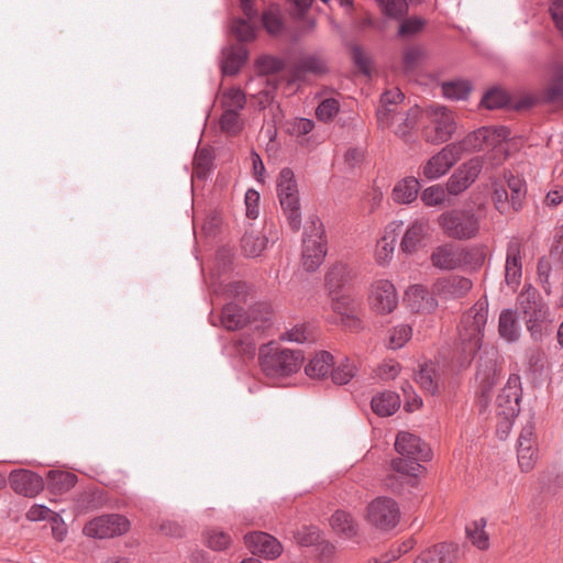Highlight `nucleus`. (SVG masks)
Wrapping results in <instances>:
<instances>
[{
  "mask_svg": "<svg viewBox=\"0 0 563 563\" xmlns=\"http://www.w3.org/2000/svg\"><path fill=\"white\" fill-rule=\"evenodd\" d=\"M395 450L399 457L391 460V467L397 473L389 475L385 479V485L395 493H399L406 477V484L415 486L418 482V473L423 468L421 462H427L432 457V451L426 442L419 437L406 432H398L395 441Z\"/></svg>",
  "mask_w": 563,
  "mask_h": 563,
  "instance_id": "f257e3e1",
  "label": "nucleus"
},
{
  "mask_svg": "<svg viewBox=\"0 0 563 563\" xmlns=\"http://www.w3.org/2000/svg\"><path fill=\"white\" fill-rule=\"evenodd\" d=\"M487 306V302L479 300L462 316L459 327L461 354L454 361L459 369L468 367L482 346L488 314Z\"/></svg>",
  "mask_w": 563,
  "mask_h": 563,
  "instance_id": "f03ea898",
  "label": "nucleus"
},
{
  "mask_svg": "<svg viewBox=\"0 0 563 563\" xmlns=\"http://www.w3.org/2000/svg\"><path fill=\"white\" fill-rule=\"evenodd\" d=\"M305 356L300 350L279 346L275 342L263 344L258 351L261 369L267 377H285L296 373Z\"/></svg>",
  "mask_w": 563,
  "mask_h": 563,
  "instance_id": "7ed1b4c3",
  "label": "nucleus"
},
{
  "mask_svg": "<svg viewBox=\"0 0 563 563\" xmlns=\"http://www.w3.org/2000/svg\"><path fill=\"white\" fill-rule=\"evenodd\" d=\"M277 197L290 229L298 232L301 228V208L299 190L294 172L285 167L277 178Z\"/></svg>",
  "mask_w": 563,
  "mask_h": 563,
  "instance_id": "20e7f679",
  "label": "nucleus"
},
{
  "mask_svg": "<svg viewBox=\"0 0 563 563\" xmlns=\"http://www.w3.org/2000/svg\"><path fill=\"white\" fill-rule=\"evenodd\" d=\"M327 255V241L322 222L316 218L305 229L302 238L301 262L307 272L317 271Z\"/></svg>",
  "mask_w": 563,
  "mask_h": 563,
  "instance_id": "39448f33",
  "label": "nucleus"
},
{
  "mask_svg": "<svg viewBox=\"0 0 563 563\" xmlns=\"http://www.w3.org/2000/svg\"><path fill=\"white\" fill-rule=\"evenodd\" d=\"M438 223L444 234L455 240H470L479 230V221L472 210L453 209L439 216Z\"/></svg>",
  "mask_w": 563,
  "mask_h": 563,
  "instance_id": "423d86ee",
  "label": "nucleus"
},
{
  "mask_svg": "<svg viewBox=\"0 0 563 563\" xmlns=\"http://www.w3.org/2000/svg\"><path fill=\"white\" fill-rule=\"evenodd\" d=\"M521 398V378L518 374H510L506 385L496 398V413L504 418L505 421L501 424L506 429L511 426L514 419L519 415Z\"/></svg>",
  "mask_w": 563,
  "mask_h": 563,
  "instance_id": "0eeeda50",
  "label": "nucleus"
},
{
  "mask_svg": "<svg viewBox=\"0 0 563 563\" xmlns=\"http://www.w3.org/2000/svg\"><path fill=\"white\" fill-rule=\"evenodd\" d=\"M400 515V508L396 500L390 497L380 496L368 504L366 519L376 529L390 531L399 523Z\"/></svg>",
  "mask_w": 563,
  "mask_h": 563,
  "instance_id": "6e6552de",
  "label": "nucleus"
},
{
  "mask_svg": "<svg viewBox=\"0 0 563 563\" xmlns=\"http://www.w3.org/2000/svg\"><path fill=\"white\" fill-rule=\"evenodd\" d=\"M130 528L126 517L119 514L102 515L86 523L84 533L95 539L114 538L124 534Z\"/></svg>",
  "mask_w": 563,
  "mask_h": 563,
  "instance_id": "1a4fd4ad",
  "label": "nucleus"
},
{
  "mask_svg": "<svg viewBox=\"0 0 563 563\" xmlns=\"http://www.w3.org/2000/svg\"><path fill=\"white\" fill-rule=\"evenodd\" d=\"M508 135L509 130L505 126L495 129L490 126H482L476 131L468 133L460 142L452 144L457 147L456 152L461 157L464 152L482 151L485 146L494 145L496 142L506 139Z\"/></svg>",
  "mask_w": 563,
  "mask_h": 563,
  "instance_id": "9d476101",
  "label": "nucleus"
},
{
  "mask_svg": "<svg viewBox=\"0 0 563 563\" xmlns=\"http://www.w3.org/2000/svg\"><path fill=\"white\" fill-rule=\"evenodd\" d=\"M455 130L456 123L452 111L438 106L432 110L431 125L424 129L423 135L428 143L440 144L450 140Z\"/></svg>",
  "mask_w": 563,
  "mask_h": 563,
  "instance_id": "9b49d317",
  "label": "nucleus"
},
{
  "mask_svg": "<svg viewBox=\"0 0 563 563\" xmlns=\"http://www.w3.org/2000/svg\"><path fill=\"white\" fill-rule=\"evenodd\" d=\"M483 169V157L476 156L463 163L450 176L446 190L450 195H459L466 190L478 177Z\"/></svg>",
  "mask_w": 563,
  "mask_h": 563,
  "instance_id": "f8f14e48",
  "label": "nucleus"
},
{
  "mask_svg": "<svg viewBox=\"0 0 563 563\" xmlns=\"http://www.w3.org/2000/svg\"><path fill=\"white\" fill-rule=\"evenodd\" d=\"M456 148L455 145L450 143L431 156L422 166L423 177L428 180H435L445 175L461 159Z\"/></svg>",
  "mask_w": 563,
  "mask_h": 563,
  "instance_id": "ddd939ff",
  "label": "nucleus"
},
{
  "mask_svg": "<svg viewBox=\"0 0 563 563\" xmlns=\"http://www.w3.org/2000/svg\"><path fill=\"white\" fill-rule=\"evenodd\" d=\"M369 305L377 313L387 314L393 312L398 305V296L394 284L386 279L375 282L372 285Z\"/></svg>",
  "mask_w": 563,
  "mask_h": 563,
  "instance_id": "4468645a",
  "label": "nucleus"
},
{
  "mask_svg": "<svg viewBox=\"0 0 563 563\" xmlns=\"http://www.w3.org/2000/svg\"><path fill=\"white\" fill-rule=\"evenodd\" d=\"M533 423H528L521 429L517 441L518 464L522 472H529L533 468L537 461L536 437Z\"/></svg>",
  "mask_w": 563,
  "mask_h": 563,
  "instance_id": "2eb2a0df",
  "label": "nucleus"
},
{
  "mask_svg": "<svg viewBox=\"0 0 563 563\" xmlns=\"http://www.w3.org/2000/svg\"><path fill=\"white\" fill-rule=\"evenodd\" d=\"M244 542L247 549L255 555H261L273 560L283 552L280 542L273 536L255 531L244 536Z\"/></svg>",
  "mask_w": 563,
  "mask_h": 563,
  "instance_id": "dca6fc26",
  "label": "nucleus"
},
{
  "mask_svg": "<svg viewBox=\"0 0 563 563\" xmlns=\"http://www.w3.org/2000/svg\"><path fill=\"white\" fill-rule=\"evenodd\" d=\"M522 277V257L521 242L512 238L507 244L505 263V282L508 287L516 290L521 283Z\"/></svg>",
  "mask_w": 563,
  "mask_h": 563,
  "instance_id": "f3484780",
  "label": "nucleus"
},
{
  "mask_svg": "<svg viewBox=\"0 0 563 563\" xmlns=\"http://www.w3.org/2000/svg\"><path fill=\"white\" fill-rule=\"evenodd\" d=\"M8 479L11 488L25 497H34L44 488L43 478L30 470H14Z\"/></svg>",
  "mask_w": 563,
  "mask_h": 563,
  "instance_id": "a211bd4d",
  "label": "nucleus"
},
{
  "mask_svg": "<svg viewBox=\"0 0 563 563\" xmlns=\"http://www.w3.org/2000/svg\"><path fill=\"white\" fill-rule=\"evenodd\" d=\"M473 283L470 278L451 275L439 278L433 284V292L445 300L460 299L472 289Z\"/></svg>",
  "mask_w": 563,
  "mask_h": 563,
  "instance_id": "6ab92c4d",
  "label": "nucleus"
},
{
  "mask_svg": "<svg viewBox=\"0 0 563 563\" xmlns=\"http://www.w3.org/2000/svg\"><path fill=\"white\" fill-rule=\"evenodd\" d=\"M405 96L399 88L386 90L380 96V107L376 111L377 123L382 129L389 128L397 117L399 104L404 101Z\"/></svg>",
  "mask_w": 563,
  "mask_h": 563,
  "instance_id": "aec40b11",
  "label": "nucleus"
},
{
  "mask_svg": "<svg viewBox=\"0 0 563 563\" xmlns=\"http://www.w3.org/2000/svg\"><path fill=\"white\" fill-rule=\"evenodd\" d=\"M405 301L417 313H431L438 307L434 295L421 285L410 286L406 291Z\"/></svg>",
  "mask_w": 563,
  "mask_h": 563,
  "instance_id": "412c9836",
  "label": "nucleus"
},
{
  "mask_svg": "<svg viewBox=\"0 0 563 563\" xmlns=\"http://www.w3.org/2000/svg\"><path fill=\"white\" fill-rule=\"evenodd\" d=\"M429 232V222L417 219L411 222L400 242V250L406 254H413L423 245V240Z\"/></svg>",
  "mask_w": 563,
  "mask_h": 563,
  "instance_id": "4be33fe9",
  "label": "nucleus"
},
{
  "mask_svg": "<svg viewBox=\"0 0 563 563\" xmlns=\"http://www.w3.org/2000/svg\"><path fill=\"white\" fill-rule=\"evenodd\" d=\"M291 77L294 80H303L308 74L322 76L329 71L327 62L316 54L300 57L291 66Z\"/></svg>",
  "mask_w": 563,
  "mask_h": 563,
  "instance_id": "5701e85b",
  "label": "nucleus"
},
{
  "mask_svg": "<svg viewBox=\"0 0 563 563\" xmlns=\"http://www.w3.org/2000/svg\"><path fill=\"white\" fill-rule=\"evenodd\" d=\"M355 278L353 268L344 263H335L325 274V288L330 296L339 294Z\"/></svg>",
  "mask_w": 563,
  "mask_h": 563,
  "instance_id": "b1692460",
  "label": "nucleus"
},
{
  "mask_svg": "<svg viewBox=\"0 0 563 563\" xmlns=\"http://www.w3.org/2000/svg\"><path fill=\"white\" fill-rule=\"evenodd\" d=\"M460 245L446 243L433 250L430 260L434 267L443 271L461 268Z\"/></svg>",
  "mask_w": 563,
  "mask_h": 563,
  "instance_id": "393cba45",
  "label": "nucleus"
},
{
  "mask_svg": "<svg viewBox=\"0 0 563 563\" xmlns=\"http://www.w3.org/2000/svg\"><path fill=\"white\" fill-rule=\"evenodd\" d=\"M457 547L453 543H439L423 551L413 563H453L456 559Z\"/></svg>",
  "mask_w": 563,
  "mask_h": 563,
  "instance_id": "a878e982",
  "label": "nucleus"
},
{
  "mask_svg": "<svg viewBox=\"0 0 563 563\" xmlns=\"http://www.w3.org/2000/svg\"><path fill=\"white\" fill-rule=\"evenodd\" d=\"M358 306V301L350 295L334 294L333 296H331L332 310L339 316H341L343 322L349 321V324L358 323V320L356 318Z\"/></svg>",
  "mask_w": 563,
  "mask_h": 563,
  "instance_id": "bb28decb",
  "label": "nucleus"
},
{
  "mask_svg": "<svg viewBox=\"0 0 563 563\" xmlns=\"http://www.w3.org/2000/svg\"><path fill=\"white\" fill-rule=\"evenodd\" d=\"M333 364L334 357L330 352L319 351L309 360L305 372L310 378L322 379L328 377Z\"/></svg>",
  "mask_w": 563,
  "mask_h": 563,
  "instance_id": "cd10ccee",
  "label": "nucleus"
},
{
  "mask_svg": "<svg viewBox=\"0 0 563 563\" xmlns=\"http://www.w3.org/2000/svg\"><path fill=\"white\" fill-rule=\"evenodd\" d=\"M371 407L380 417H389L400 407V397L397 393L386 390L372 398Z\"/></svg>",
  "mask_w": 563,
  "mask_h": 563,
  "instance_id": "c85d7f7f",
  "label": "nucleus"
},
{
  "mask_svg": "<svg viewBox=\"0 0 563 563\" xmlns=\"http://www.w3.org/2000/svg\"><path fill=\"white\" fill-rule=\"evenodd\" d=\"M333 531L344 539H352L358 533V525L351 514L336 510L330 518Z\"/></svg>",
  "mask_w": 563,
  "mask_h": 563,
  "instance_id": "c756f323",
  "label": "nucleus"
},
{
  "mask_svg": "<svg viewBox=\"0 0 563 563\" xmlns=\"http://www.w3.org/2000/svg\"><path fill=\"white\" fill-rule=\"evenodd\" d=\"M499 335L508 341L516 342L520 336V325L517 319V311L512 309H504L498 320Z\"/></svg>",
  "mask_w": 563,
  "mask_h": 563,
  "instance_id": "7c9ffc66",
  "label": "nucleus"
},
{
  "mask_svg": "<svg viewBox=\"0 0 563 563\" xmlns=\"http://www.w3.org/2000/svg\"><path fill=\"white\" fill-rule=\"evenodd\" d=\"M518 309L525 316L537 309H548L539 291L531 285L525 286L517 297Z\"/></svg>",
  "mask_w": 563,
  "mask_h": 563,
  "instance_id": "2f4dec72",
  "label": "nucleus"
},
{
  "mask_svg": "<svg viewBox=\"0 0 563 563\" xmlns=\"http://www.w3.org/2000/svg\"><path fill=\"white\" fill-rule=\"evenodd\" d=\"M420 183L416 177H406L398 181L393 189V199L397 203H410L417 199Z\"/></svg>",
  "mask_w": 563,
  "mask_h": 563,
  "instance_id": "473e14b6",
  "label": "nucleus"
},
{
  "mask_svg": "<svg viewBox=\"0 0 563 563\" xmlns=\"http://www.w3.org/2000/svg\"><path fill=\"white\" fill-rule=\"evenodd\" d=\"M247 56L249 53L244 46L238 45L231 47L222 62V73L227 76L236 75L246 62Z\"/></svg>",
  "mask_w": 563,
  "mask_h": 563,
  "instance_id": "72a5a7b5",
  "label": "nucleus"
},
{
  "mask_svg": "<svg viewBox=\"0 0 563 563\" xmlns=\"http://www.w3.org/2000/svg\"><path fill=\"white\" fill-rule=\"evenodd\" d=\"M77 483L74 473L65 471H49L47 473V487L54 494H63L71 489Z\"/></svg>",
  "mask_w": 563,
  "mask_h": 563,
  "instance_id": "f704fd0d",
  "label": "nucleus"
},
{
  "mask_svg": "<svg viewBox=\"0 0 563 563\" xmlns=\"http://www.w3.org/2000/svg\"><path fill=\"white\" fill-rule=\"evenodd\" d=\"M486 523L487 522L485 518H479L477 520L471 521L465 527L467 539L475 548L481 551H485L489 548V537L485 531Z\"/></svg>",
  "mask_w": 563,
  "mask_h": 563,
  "instance_id": "c9c22d12",
  "label": "nucleus"
},
{
  "mask_svg": "<svg viewBox=\"0 0 563 563\" xmlns=\"http://www.w3.org/2000/svg\"><path fill=\"white\" fill-rule=\"evenodd\" d=\"M419 109L417 107H412L407 111L397 112V117L394 119L395 125V134L408 141L410 131L413 129L417 118L419 115Z\"/></svg>",
  "mask_w": 563,
  "mask_h": 563,
  "instance_id": "e433bc0d",
  "label": "nucleus"
},
{
  "mask_svg": "<svg viewBox=\"0 0 563 563\" xmlns=\"http://www.w3.org/2000/svg\"><path fill=\"white\" fill-rule=\"evenodd\" d=\"M246 322L245 312L242 307L236 303H227L221 312V323L222 325L230 330L234 331L242 328Z\"/></svg>",
  "mask_w": 563,
  "mask_h": 563,
  "instance_id": "4c0bfd02",
  "label": "nucleus"
},
{
  "mask_svg": "<svg viewBox=\"0 0 563 563\" xmlns=\"http://www.w3.org/2000/svg\"><path fill=\"white\" fill-rule=\"evenodd\" d=\"M505 179L510 190L512 210L519 211L527 195L526 181L522 177L515 176L510 172L505 173Z\"/></svg>",
  "mask_w": 563,
  "mask_h": 563,
  "instance_id": "58836bf2",
  "label": "nucleus"
},
{
  "mask_svg": "<svg viewBox=\"0 0 563 563\" xmlns=\"http://www.w3.org/2000/svg\"><path fill=\"white\" fill-rule=\"evenodd\" d=\"M443 96L450 100H466L472 91V85L465 79L444 81L441 85Z\"/></svg>",
  "mask_w": 563,
  "mask_h": 563,
  "instance_id": "ea45409f",
  "label": "nucleus"
},
{
  "mask_svg": "<svg viewBox=\"0 0 563 563\" xmlns=\"http://www.w3.org/2000/svg\"><path fill=\"white\" fill-rule=\"evenodd\" d=\"M267 238L255 233L254 231L245 232L241 239V247L243 253L249 257H256L267 246Z\"/></svg>",
  "mask_w": 563,
  "mask_h": 563,
  "instance_id": "a19ab883",
  "label": "nucleus"
},
{
  "mask_svg": "<svg viewBox=\"0 0 563 563\" xmlns=\"http://www.w3.org/2000/svg\"><path fill=\"white\" fill-rule=\"evenodd\" d=\"M541 489L549 495H556L563 490V470L555 466L544 472L540 478Z\"/></svg>",
  "mask_w": 563,
  "mask_h": 563,
  "instance_id": "79ce46f5",
  "label": "nucleus"
},
{
  "mask_svg": "<svg viewBox=\"0 0 563 563\" xmlns=\"http://www.w3.org/2000/svg\"><path fill=\"white\" fill-rule=\"evenodd\" d=\"M416 382L422 389L434 395L439 389V375L433 364H423L416 375Z\"/></svg>",
  "mask_w": 563,
  "mask_h": 563,
  "instance_id": "37998d69",
  "label": "nucleus"
},
{
  "mask_svg": "<svg viewBox=\"0 0 563 563\" xmlns=\"http://www.w3.org/2000/svg\"><path fill=\"white\" fill-rule=\"evenodd\" d=\"M461 268H479L485 261V251L483 246H460Z\"/></svg>",
  "mask_w": 563,
  "mask_h": 563,
  "instance_id": "c03bdc74",
  "label": "nucleus"
},
{
  "mask_svg": "<svg viewBox=\"0 0 563 563\" xmlns=\"http://www.w3.org/2000/svg\"><path fill=\"white\" fill-rule=\"evenodd\" d=\"M482 361L483 357L479 358L477 369V377H482L479 402L482 407H486L489 400L490 388L494 385L493 375L495 374V364L492 361H489V365L486 366V369L483 373Z\"/></svg>",
  "mask_w": 563,
  "mask_h": 563,
  "instance_id": "a18cd8bd",
  "label": "nucleus"
},
{
  "mask_svg": "<svg viewBox=\"0 0 563 563\" xmlns=\"http://www.w3.org/2000/svg\"><path fill=\"white\" fill-rule=\"evenodd\" d=\"M510 98L508 93L500 88H490L485 92L481 100V106L494 110L509 106Z\"/></svg>",
  "mask_w": 563,
  "mask_h": 563,
  "instance_id": "49530a36",
  "label": "nucleus"
},
{
  "mask_svg": "<svg viewBox=\"0 0 563 563\" xmlns=\"http://www.w3.org/2000/svg\"><path fill=\"white\" fill-rule=\"evenodd\" d=\"M262 22L267 33L272 35H277L284 30V21L278 7H271L268 10L263 12Z\"/></svg>",
  "mask_w": 563,
  "mask_h": 563,
  "instance_id": "de8ad7c7",
  "label": "nucleus"
},
{
  "mask_svg": "<svg viewBox=\"0 0 563 563\" xmlns=\"http://www.w3.org/2000/svg\"><path fill=\"white\" fill-rule=\"evenodd\" d=\"M330 371L332 382L336 385L347 384L356 374V367L350 362L349 358H345L336 367L332 366Z\"/></svg>",
  "mask_w": 563,
  "mask_h": 563,
  "instance_id": "09e8293b",
  "label": "nucleus"
},
{
  "mask_svg": "<svg viewBox=\"0 0 563 563\" xmlns=\"http://www.w3.org/2000/svg\"><path fill=\"white\" fill-rule=\"evenodd\" d=\"M250 21L240 18L232 21L231 32L238 41L251 42L255 38V29Z\"/></svg>",
  "mask_w": 563,
  "mask_h": 563,
  "instance_id": "8fccbe9b",
  "label": "nucleus"
},
{
  "mask_svg": "<svg viewBox=\"0 0 563 563\" xmlns=\"http://www.w3.org/2000/svg\"><path fill=\"white\" fill-rule=\"evenodd\" d=\"M219 123L221 130L229 135H236L242 130L240 114L238 111H233V109L223 110Z\"/></svg>",
  "mask_w": 563,
  "mask_h": 563,
  "instance_id": "3c124183",
  "label": "nucleus"
},
{
  "mask_svg": "<svg viewBox=\"0 0 563 563\" xmlns=\"http://www.w3.org/2000/svg\"><path fill=\"white\" fill-rule=\"evenodd\" d=\"M221 102L223 110L233 109V111L240 112L245 106L246 98L241 89L232 88L223 93Z\"/></svg>",
  "mask_w": 563,
  "mask_h": 563,
  "instance_id": "603ef678",
  "label": "nucleus"
},
{
  "mask_svg": "<svg viewBox=\"0 0 563 563\" xmlns=\"http://www.w3.org/2000/svg\"><path fill=\"white\" fill-rule=\"evenodd\" d=\"M285 67V62L275 56L263 55L256 60V68L260 74L269 75L277 74Z\"/></svg>",
  "mask_w": 563,
  "mask_h": 563,
  "instance_id": "864d4df0",
  "label": "nucleus"
},
{
  "mask_svg": "<svg viewBox=\"0 0 563 563\" xmlns=\"http://www.w3.org/2000/svg\"><path fill=\"white\" fill-rule=\"evenodd\" d=\"M340 103L334 98H327L316 109L317 118L322 122L331 121L339 112Z\"/></svg>",
  "mask_w": 563,
  "mask_h": 563,
  "instance_id": "5fc2aeb1",
  "label": "nucleus"
},
{
  "mask_svg": "<svg viewBox=\"0 0 563 563\" xmlns=\"http://www.w3.org/2000/svg\"><path fill=\"white\" fill-rule=\"evenodd\" d=\"M494 187V203L496 209L501 213L506 214L510 210H512L511 196L504 188V186H498L496 183H493Z\"/></svg>",
  "mask_w": 563,
  "mask_h": 563,
  "instance_id": "6e6d98bb",
  "label": "nucleus"
},
{
  "mask_svg": "<svg viewBox=\"0 0 563 563\" xmlns=\"http://www.w3.org/2000/svg\"><path fill=\"white\" fill-rule=\"evenodd\" d=\"M412 329L408 324H399L395 327L389 335V346L390 349H400L406 342L411 338Z\"/></svg>",
  "mask_w": 563,
  "mask_h": 563,
  "instance_id": "4d7b16f0",
  "label": "nucleus"
},
{
  "mask_svg": "<svg viewBox=\"0 0 563 563\" xmlns=\"http://www.w3.org/2000/svg\"><path fill=\"white\" fill-rule=\"evenodd\" d=\"M420 198H421V201L428 207L440 206L445 200V191L441 186L433 185V186L426 188L421 192Z\"/></svg>",
  "mask_w": 563,
  "mask_h": 563,
  "instance_id": "13d9d810",
  "label": "nucleus"
},
{
  "mask_svg": "<svg viewBox=\"0 0 563 563\" xmlns=\"http://www.w3.org/2000/svg\"><path fill=\"white\" fill-rule=\"evenodd\" d=\"M383 13L389 18H400L407 9L405 0H376Z\"/></svg>",
  "mask_w": 563,
  "mask_h": 563,
  "instance_id": "bf43d9fd",
  "label": "nucleus"
},
{
  "mask_svg": "<svg viewBox=\"0 0 563 563\" xmlns=\"http://www.w3.org/2000/svg\"><path fill=\"white\" fill-rule=\"evenodd\" d=\"M423 54L424 51L421 46L407 47L402 54L404 68L407 71L413 70L417 67L419 60L422 58Z\"/></svg>",
  "mask_w": 563,
  "mask_h": 563,
  "instance_id": "052dcab7",
  "label": "nucleus"
},
{
  "mask_svg": "<svg viewBox=\"0 0 563 563\" xmlns=\"http://www.w3.org/2000/svg\"><path fill=\"white\" fill-rule=\"evenodd\" d=\"M231 542V538L228 533L218 530H210L207 533V544L209 548L216 551L225 549Z\"/></svg>",
  "mask_w": 563,
  "mask_h": 563,
  "instance_id": "680f3d73",
  "label": "nucleus"
},
{
  "mask_svg": "<svg viewBox=\"0 0 563 563\" xmlns=\"http://www.w3.org/2000/svg\"><path fill=\"white\" fill-rule=\"evenodd\" d=\"M551 271L552 268L550 262L544 257L540 258L537 266L538 279L547 295L551 294Z\"/></svg>",
  "mask_w": 563,
  "mask_h": 563,
  "instance_id": "e2e57ef3",
  "label": "nucleus"
},
{
  "mask_svg": "<svg viewBox=\"0 0 563 563\" xmlns=\"http://www.w3.org/2000/svg\"><path fill=\"white\" fill-rule=\"evenodd\" d=\"M310 338L311 333L307 331V327L305 324H297L280 335L282 340L296 343L307 342Z\"/></svg>",
  "mask_w": 563,
  "mask_h": 563,
  "instance_id": "0e129e2a",
  "label": "nucleus"
},
{
  "mask_svg": "<svg viewBox=\"0 0 563 563\" xmlns=\"http://www.w3.org/2000/svg\"><path fill=\"white\" fill-rule=\"evenodd\" d=\"M352 60L354 65L360 69V71L364 75L371 74V60L362 49V47L357 44H354L351 47Z\"/></svg>",
  "mask_w": 563,
  "mask_h": 563,
  "instance_id": "69168bd1",
  "label": "nucleus"
},
{
  "mask_svg": "<svg viewBox=\"0 0 563 563\" xmlns=\"http://www.w3.org/2000/svg\"><path fill=\"white\" fill-rule=\"evenodd\" d=\"M395 249V238H391L390 241H388L387 236H383L380 241L377 243V250H376V260L379 264H384L387 262Z\"/></svg>",
  "mask_w": 563,
  "mask_h": 563,
  "instance_id": "338daca9",
  "label": "nucleus"
},
{
  "mask_svg": "<svg viewBox=\"0 0 563 563\" xmlns=\"http://www.w3.org/2000/svg\"><path fill=\"white\" fill-rule=\"evenodd\" d=\"M245 207H246V217L249 219L255 220L260 214V194L255 189H249L245 192Z\"/></svg>",
  "mask_w": 563,
  "mask_h": 563,
  "instance_id": "774afa93",
  "label": "nucleus"
}]
</instances>
